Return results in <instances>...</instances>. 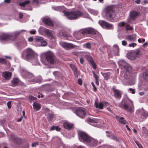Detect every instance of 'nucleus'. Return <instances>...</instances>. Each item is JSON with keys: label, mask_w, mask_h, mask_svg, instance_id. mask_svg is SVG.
I'll use <instances>...</instances> for the list:
<instances>
[{"label": "nucleus", "mask_w": 148, "mask_h": 148, "mask_svg": "<svg viewBox=\"0 0 148 148\" xmlns=\"http://www.w3.org/2000/svg\"><path fill=\"white\" fill-rule=\"evenodd\" d=\"M133 54L135 56V57H136L138 58L140 57L142 55L141 51L139 49H136L135 51H132L129 54V58L130 57V59H134L135 58V57H134V58H131L132 57Z\"/></svg>", "instance_id": "1a4fd4ad"}, {"label": "nucleus", "mask_w": 148, "mask_h": 148, "mask_svg": "<svg viewBox=\"0 0 148 148\" xmlns=\"http://www.w3.org/2000/svg\"><path fill=\"white\" fill-rule=\"evenodd\" d=\"M81 33L83 35L87 34L95 35L97 34V31L92 28L88 27L82 29Z\"/></svg>", "instance_id": "423d86ee"}, {"label": "nucleus", "mask_w": 148, "mask_h": 148, "mask_svg": "<svg viewBox=\"0 0 148 148\" xmlns=\"http://www.w3.org/2000/svg\"><path fill=\"white\" fill-rule=\"evenodd\" d=\"M93 76L94 77L95 80L98 79L99 77L97 75V74L95 73L93 71Z\"/></svg>", "instance_id": "09e8293b"}, {"label": "nucleus", "mask_w": 148, "mask_h": 148, "mask_svg": "<svg viewBox=\"0 0 148 148\" xmlns=\"http://www.w3.org/2000/svg\"><path fill=\"white\" fill-rule=\"evenodd\" d=\"M73 71L75 76V77H77L78 75V73L77 69Z\"/></svg>", "instance_id": "3c124183"}, {"label": "nucleus", "mask_w": 148, "mask_h": 148, "mask_svg": "<svg viewBox=\"0 0 148 148\" xmlns=\"http://www.w3.org/2000/svg\"><path fill=\"white\" fill-rule=\"evenodd\" d=\"M80 63L82 64H83L84 62V60L83 59V58H80Z\"/></svg>", "instance_id": "338daca9"}, {"label": "nucleus", "mask_w": 148, "mask_h": 148, "mask_svg": "<svg viewBox=\"0 0 148 148\" xmlns=\"http://www.w3.org/2000/svg\"><path fill=\"white\" fill-rule=\"evenodd\" d=\"M41 45V46H46L47 45V43L46 41L44 40V39L42 40L40 42Z\"/></svg>", "instance_id": "37998d69"}, {"label": "nucleus", "mask_w": 148, "mask_h": 148, "mask_svg": "<svg viewBox=\"0 0 148 148\" xmlns=\"http://www.w3.org/2000/svg\"><path fill=\"white\" fill-rule=\"evenodd\" d=\"M118 106L121 108H123L127 111L131 112L132 111V107H129V106L126 104H123L122 103H119Z\"/></svg>", "instance_id": "dca6fc26"}, {"label": "nucleus", "mask_w": 148, "mask_h": 148, "mask_svg": "<svg viewBox=\"0 0 148 148\" xmlns=\"http://www.w3.org/2000/svg\"><path fill=\"white\" fill-rule=\"evenodd\" d=\"M33 107L34 110H38L41 108V106L40 104L36 102H34L33 103Z\"/></svg>", "instance_id": "c85d7f7f"}, {"label": "nucleus", "mask_w": 148, "mask_h": 148, "mask_svg": "<svg viewBox=\"0 0 148 148\" xmlns=\"http://www.w3.org/2000/svg\"><path fill=\"white\" fill-rule=\"evenodd\" d=\"M30 3V1L29 0L27 1V0H26L24 2L20 3L19 5L21 7H24L26 5L29 4Z\"/></svg>", "instance_id": "c9c22d12"}, {"label": "nucleus", "mask_w": 148, "mask_h": 148, "mask_svg": "<svg viewBox=\"0 0 148 148\" xmlns=\"http://www.w3.org/2000/svg\"><path fill=\"white\" fill-rule=\"evenodd\" d=\"M116 118L117 121H118L120 123L124 125H125L126 123H127V122L123 117H120L118 116H116Z\"/></svg>", "instance_id": "aec40b11"}, {"label": "nucleus", "mask_w": 148, "mask_h": 148, "mask_svg": "<svg viewBox=\"0 0 148 148\" xmlns=\"http://www.w3.org/2000/svg\"><path fill=\"white\" fill-rule=\"evenodd\" d=\"M79 140L83 142L89 143L91 140V137L86 133L83 132H80L78 133Z\"/></svg>", "instance_id": "39448f33"}, {"label": "nucleus", "mask_w": 148, "mask_h": 148, "mask_svg": "<svg viewBox=\"0 0 148 148\" xmlns=\"http://www.w3.org/2000/svg\"><path fill=\"white\" fill-rule=\"evenodd\" d=\"M143 79L147 81H148V70H147L143 73Z\"/></svg>", "instance_id": "72a5a7b5"}, {"label": "nucleus", "mask_w": 148, "mask_h": 148, "mask_svg": "<svg viewBox=\"0 0 148 148\" xmlns=\"http://www.w3.org/2000/svg\"><path fill=\"white\" fill-rule=\"evenodd\" d=\"M45 34L50 39H51L53 38V34L51 32L50 30L47 29Z\"/></svg>", "instance_id": "c756f323"}, {"label": "nucleus", "mask_w": 148, "mask_h": 148, "mask_svg": "<svg viewBox=\"0 0 148 148\" xmlns=\"http://www.w3.org/2000/svg\"><path fill=\"white\" fill-rule=\"evenodd\" d=\"M136 45V44L134 42L130 44L129 45L130 47H134V46Z\"/></svg>", "instance_id": "5fc2aeb1"}, {"label": "nucleus", "mask_w": 148, "mask_h": 148, "mask_svg": "<svg viewBox=\"0 0 148 148\" xmlns=\"http://www.w3.org/2000/svg\"><path fill=\"white\" fill-rule=\"evenodd\" d=\"M44 56L46 60L50 64H55L56 62V58L53 53L48 51L45 53Z\"/></svg>", "instance_id": "20e7f679"}, {"label": "nucleus", "mask_w": 148, "mask_h": 148, "mask_svg": "<svg viewBox=\"0 0 148 148\" xmlns=\"http://www.w3.org/2000/svg\"><path fill=\"white\" fill-rule=\"evenodd\" d=\"M19 83V79L17 78H14L11 81V84L12 86L14 87L18 85Z\"/></svg>", "instance_id": "5701e85b"}, {"label": "nucleus", "mask_w": 148, "mask_h": 148, "mask_svg": "<svg viewBox=\"0 0 148 148\" xmlns=\"http://www.w3.org/2000/svg\"><path fill=\"white\" fill-rule=\"evenodd\" d=\"M13 37L9 34H3L0 36V40H13Z\"/></svg>", "instance_id": "f8f14e48"}, {"label": "nucleus", "mask_w": 148, "mask_h": 148, "mask_svg": "<svg viewBox=\"0 0 148 148\" xmlns=\"http://www.w3.org/2000/svg\"><path fill=\"white\" fill-rule=\"evenodd\" d=\"M61 45L64 48L67 49H73L75 48V46L71 43H69L66 42H62L61 43Z\"/></svg>", "instance_id": "ddd939ff"}, {"label": "nucleus", "mask_w": 148, "mask_h": 148, "mask_svg": "<svg viewBox=\"0 0 148 148\" xmlns=\"http://www.w3.org/2000/svg\"><path fill=\"white\" fill-rule=\"evenodd\" d=\"M125 25V23L124 22H122L119 24V25L120 27H123Z\"/></svg>", "instance_id": "49530a36"}, {"label": "nucleus", "mask_w": 148, "mask_h": 148, "mask_svg": "<svg viewBox=\"0 0 148 148\" xmlns=\"http://www.w3.org/2000/svg\"><path fill=\"white\" fill-rule=\"evenodd\" d=\"M34 40L33 38V37H29L28 39V40L30 42H32Z\"/></svg>", "instance_id": "bf43d9fd"}, {"label": "nucleus", "mask_w": 148, "mask_h": 148, "mask_svg": "<svg viewBox=\"0 0 148 148\" xmlns=\"http://www.w3.org/2000/svg\"><path fill=\"white\" fill-rule=\"evenodd\" d=\"M86 47L88 49H90L91 48V45L90 43H87L86 44Z\"/></svg>", "instance_id": "de8ad7c7"}, {"label": "nucleus", "mask_w": 148, "mask_h": 148, "mask_svg": "<svg viewBox=\"0 0 148 148\" xmlns=\"http://www.w3.org/2000/svg\"><path fill=\"white\" fill-rule=\"evenodd\" d=\"M19 17L21 18H22L23 17V14L22 13H20L19 14Z\"/></svg>", "instance_id": "680f3d73"}, {"label": "nucleus", "mask_w": 148, "mask_h": 148, "mask_svg": "<svg viewBox=\"0 0 148 148\" xmlns=\"http://www.w3.org/2000/svg\"><path fill=\"white\" fill-rule=\"evenodd\" d=\"M12 75V73L10 72L5 71L3 72L2 73V76L6 79H9Z\"/></svg>", "instance_id": "4be33fe9"}, {"label": "nucleus", "mask_w": 148, "mask_h": 148, "mask_svg": "<svg viewBox=\"0 0 148 148\" xmlns=\"http://www.w3.org/2000/svg\"><path fill=\"white\" fill-rule=\"evenodd\" d=\"M99 23L103 28L110 29L111 28H113V25L112 24H110L104 21H99Z\"/></svg>", "instance_id": "6e6552de"}, {"label": "nucleus", "mask_w": 148, "mask_h": 148, "mask_svg": "<svg viewBox=\"0 0 148 148\" xmlns=\"http://www.w3.org/2000/svg\"><path fill=\"white\" fill-rule=\"evenodd\" d=\"M131 77V73L124 72L123 77L125 79H130Z\"/></svg>", "instance_id": "b1692460"}, {"label": "nucleus", "mask_w": 148, "mask_h": 148, "mask_svg": "<svg viewBox=\"0 0 148 148\" xmlns=\"http://www.w3.org/2000/svg\"><path fill=\"white\" fill-rule=\"evenodd\" d=\"M62 36H63L65 37L66 38H68L69 36V35L68 34H66L64 33H62Z\"/></svg>", "instance_id": "052dcab7"}, {"label": "nucleus", "mask_w": 148, "mask_h": 148, "mask_svg": "<svg viewBox=\"0 0 148 148\" xmlns=\"http://www.w3.org/2000/svg\"><path fill=\"white\" fill-rule=\"evenodd\" d=\"M90 142L91 143L92 146H95L97 145L98 142L97 140L93 138L92 139L91 138V140Z\"/></svg>", "instance_id": "58836bf2"}, {"label": "nucleus", "mask_w": 148, "mask_h": 148, "mask_svg": "<svg viewBox=\"0 0 148 148\" xmlns=\"http://www.w3.org/2000/svg\"><path fill=\"white\" fill-rule=\"evenodd\" d=\"M53 118V114L50 113L48 114L47 118L49 120L51 121L52 120Z\"/></svg>", "instance_id": "a19ab883"}, {"label": "nucleus", "mask_w": 148, "mask_h": 148, "mask_svg": "<svg viewBox=\"0 0 148 148\" xmlns=\"http://www.w3.org/2000/svg\"><path fill=\"white\" fill-rule=\"evenodd\" d=\"M31 75V79H30L29 80V82H34V83H37L40 81V79L37 78H35L33 75Z\"/></svg>", "instance_id": "cd10ccee"}, {"label": "nucleus", "mask_w": 148, "mask_h": 148, "mask_svg": "<svg viewBox=\"0 0 148 148\" xmlns=\"http://www.w3.org/2000/svg\"><path fill=\"white\" fill-rule=\"evenodd\" d=\"M124 68V72L131 73L132 67L128 64H127Z\"/></svg>", "instance_id": "393cba45"}, {"label": "nucleus", "mask_w": 148, "mask_h": 148, "mask_svg": "<svg viewBox=\"0 0 148 148\" xmlns=\"http://www.w3.org/2000/svg\"><path fill=\"white\" fill-rule=\"evenodd\" d=\"M38 145V143H34L32 144V147H35L36 145Z\"/></svg>", "instance_id": "0e129e2a"}, {"label": "nucleus", "mask_w": 148, "mask_h": 148, "mask_svg": "<svg viewBox=\"0 0 148 148\" xmlns=\"http://www.w3.org/2000/svg\"><path fill=\"white\" fill-rule=\"evenodd\" d=\"M11 0H4L5 3H10V2Z\"/></svg>", "instance_id": "69168bd1"}, {"label": "nucleus", "mask_w": 148, "mask_h": 148, "mask_svg": "<svg viewBox=\"0 0 148 148\" xmlns=\"http://www.w3.org/2000/svg\"><path fill=\"white\" fill-rule=\"evenodd\" d=\"M36 30H32L30 32V33L31 34H36Z\"/></svg>", "instance_id": "e2e57ef3"}, {"label": "nucleus", "mask_w": 148, "mask_h": 148, "mask_svg": "<svg viewBox=\"0 0 148 148\" xmlns=\"http://www.w3.org/2000/svg\"><path fill=\"white\" fill-rule=\"evenodd\" d=\"M64 7L62 6H59L56 7L54 8V9L56 11H62L63 12V11H66L64 9Z\"/></svg>", "instance_id": "4c0bfd02"}, {"label": "nucleus", "mask_w": 148, "mask_h": 148, "mask_svg": "<svg viewBox=\"0 0 148 148\" xmlns=\"http://www.w3.org/2000/svg\"><path fill=\"white\" fill-rule=\"evenodd\" d=\"M63 126L65 128L70 130L73 127L74 125L73 124L66 122L64 123Z\"/></svg>", "instance_id": "6ab92c4d"}, {"label": "nucleus", "mask_w": 148, "mask_h": 148, "mask_svg": "<svg viewBox=\"0 0 148 148\" xmlns=\"http://www.w3.org/2000/svg\"><path fill=\"white\" fill-rule=\"evenodd\" d=\"M27 45V42L25 40L19 41L16 43V45L18 49L21 50L25 47Z\"/></svg>", "instance_id": "9b49d317"}, {"label": "nucleus", "mask_w": 148, "mask_h": 148, "mask_svg": "<svg viewBox=\"0 0 148 148\" xmlns=\"http://www.w3.org/2000/svg\"><path fill=\"white\" fill-rule=\"evenodd\" d=\"M87 120L88 121L92 123H97L98 121V120L97 119H91L90 118H88Z\"/></svg>", "instance_id": "473e14b6"}, {"label": "nucleus", "mask_w": 148, "mask_h": 148, "mask_svg": "<svg viewBox=\"0 0 148 148\" xmlns=\"http://www.w3.org/2000/svg\"><path fill=\"white\" fill-rule=\"evenodd\" d=\"M63 12L64 16L71 20H75L84 15L83 13L79 10L71 12L64 11Z\"/></svg>", "instance_id": "f257e3e1"}, {"label": "nucleus", "mask_w": 148, "mask_h": 148, "mask_svg": "<svg viewBox=\"0 0 148 148\" xmlns=\"http://www.w3.org/2000/svg\"><path fill=\"white\" fill-rule=\"evenodd\" d=\"M136 37L135 34L128 35L127 36L126 39L129 41H135L136 40Z\"/></svg>", "instance_id": "412c9836"}, {"label": "nucleus", "mask_w": 148, "mask_h": 148, "mask_svg": "<svg viewBox=\"0 0 148 148\" xmlns=\"http://www.w3.org/2000/svg\"><path fill=\"white\" fill-rule=\"evenodd\" d=\"M112 138L116 141H119V139L118 138L114 136H112Z\"/></svg>", "instance_id": "4d7b16f0"}, {"label": "nucleus", "mask_w": 148, "mask_h": 148, "mask_svg": "<svg viewBox=\"0 0 148 148\" xmlns=\"http://www.w3.org/2000/svg\"><path fill=\"white\" fill-rule=\"evenodd\" d=\"M10 138L13 140L14 143L17 144H21L22 142V139L21 138H19L14 136L13 134H11Z\"/></svg>", "instance_id": "9d476101"}, {"label": "nucleus", "mask_w": 148, "mask_h": 148, "mask_svg": "<svg viewBox=\"0 0 148 148\" xmlns=\"http://www.w3.org/2000/svg\"><path fill=\"white\" fill-rule=\"evenodd\" d=\"M78 84L81 85H82V79H78Z\"/></svg>", "instance_id": "864d4df0"}, {"label": "nucleus", "mask_w": 148, "mask_h": 148, "mask_svg": "<svg viewBox=\"0 0 148 148\" xmlns=\"http://www.w3.org/2000/svg\"><path fill=\"white\" fill-rule=\"evenodd\" d=\"M47 30V29L42 26H41L39 28L38 32L40 34H42L44 33L45 34Z\"/></svg>", "instance_id": "7c9ffc66"}, {"label": "nucleus", "mask_w": 148, "mask_h": 148, "mask_svg": "<svg viewBox=\"0 0 148 148\" xmlns=\"http://www.w3.org/2000/svg\"><path fill=\"white\" fill-rule=\"evenodd\" d=\"M70 66L73 71L77 69L76 67L73 64H71Z\"/></svg>", "instance_id": "a18cd8bd"}, {"label": "nucleus", "mask_w": 148, "mask_h": 148, "mask_svg": "<svg viewBox=\"0 0 148 148\" xmlns=\"http://www.w3.org/2000/svg\"><path fill=\"white\" fill-rule=\"evenodd\" d=\"M112 90L114 93V97L117 99H120L121 97L122 91L119 90L112 88Z\"/></svg>", "instance_id": "2eb2a0df"}, {"label": "nucleus", "mask_w": 148, "mask_h": 148, "mask_svg": "<svg viewBox=\"0 0 148 148\" xmlns=\"http://www.w3.org/2000/svg\"><path fill=\"white\" fill-rule=\"evenodd\" d=\"M91 13L93 14L94 12V11L93 10L90 9L88 10Z\"/></svg>", "instance_id": "774afa93"}, {"label": "nucleus", "mask_w": 148, "mask_h": 148, "mask_svg": "<svg viewBox=\"0 0 148 148\" xmlns=\"http://www.w3.org/2000/svg\"><path fill=\"white\" fill-rule=\"evenodd\" d=\"M6 63V61L5 59L2 58H0V63L2 64H5Z\"/></svg>", "instance_id": "c03bdc74"}, {"label": "nucleus", "mask_w": 148, "mask_h": 148, "mask_svg": "<svg viewBox=\"0 0 148 148\" xmlns=\"http://www.w3.org/2000/svg\"><path fill=\"white\" fill-rule=\"evenodd\" d=\"M129 90L130 92H132V94H135V92L134 91V89L132 88H129Z\"/></svg>", "instance_id": "6e6d98bb"}, {"label": "nucleus", "mask_w": 148, "mask_h": 148, "mask_svg": "<svg viewBox=\"0 0 148 148\" xmlns=\"http://www.w3.org/2000/svg\"><path fill=\"white\" fill-rule=\"evenodd\" d=\"M139 14V13L136 11H133L130 12V19L132 21L135 20Z\"/></svg>", "instance_id": "4468645a"}, {"label": "nucleus", "mask_w": 148, "mask_h": 148, "mask_svg": "<svg viewBox=\"0 0 148 148\" xmlns=\"http://www.w3.org/2000/svg\"><path fill=\"white\" fill-rule=\"evenodd\" d=\"M106 15L108 19L111 22H114L115 16V11L112 6H109L106 8L104 10Z\"/></svg>", "instance_id": "7ed1b4c3"}, {"label": "nucleus", "mask_w": 148, "mask_h": 148, "mask_svg": "<svg viewBox=\"0 0 148 148\" xmlns=\"http://www.w3.org/2000/svg\"><path fill=\"white\" fill-rule=\"evenodd\" d=\"M86 57L87 58L88 61L89 62L90 64H91L92 65L93 68L95 69H96L97 66L96 64L92 57L90 56L87 55H86Z\"/></svg>", "instance_id": "f3484780"}, {"label": "nucleus", "mask_w": 148, "mask_h": 148, "mask_svg": "<svg viewBox=\"0 0 148 148\" xmlns=\"http://www.w3.org/2000/svg\"><path fill=\"white\" fill-rule=\"evenodd\" d=\"M54 130H56L57 131L60 132L61 130V128L58 126H56L53 125L51 127L50 129L51 131H53Z\"/></svg>", "instance_id": "f704fd0d"}, {"label": "nucleus", "mask_w": 148, "mask_h": 148, "mask_svg": "<svg viewBox=\"0 0 148 148\" xmlns=\"http://www.w3.org/2000/svg\"><path fill=\"white\" fill-rule=\"evenodd\" d=\"M119 65L124 68L128 64L124 60H120L118 62Z\"/></svg>", "instance_id": "2f4dec72"}, {"label": "nucleus", "mask_w": 148, "mask_h": 148, "mask_svg": "<svg viewBox=\"0 0 148 148\" xmlns=\"http://www.w3.org/2000/svg\"><path fill=\"white\" fill-rule=\"evenodd\" d=\"M43 39V38L39 36H37L35 37V40L36 42H40Z\"/></svg>", "instance_id": "e433bc0d"}, {"label": "nucleus", "mask_w": 148, "mask_h": 148, "mask_svg": "<svg viewBox=\"0 0 148 148\" xmlns=\"http://www.w3.org/2000/svg\"><path fill=\"white\" fill-rule=\"evenodd\" d=\"M35 55L34 52L29 48L22 51L21 57L25 60H31L34 58Z\"/></svg>", "instance_id": "f03ea898"}, {"label": "nucleus", "mask_w": 148, "mask_h": 148, "mask_svg": "<svg viewBox=\"0 0 148 148\" xmlns=\"http://www.w3.org/2000/svg\"><path fill=\"white\" fill-rule=\"evenodd\" d=\"M141 115L143 116L147 117L148 116V112L146 111H143L141 113Z\"/></svg>", "instance_id": "79ce46f5"}, {"label": "nucleus", "mask_w": 148, "mask_h": 148, "mask_svg": "<svg viewBox=\"0 0 148 148\" xmlns=\"http://www.w3.org/2000/svg\"><path fill=\"white\" fill-rule=\"evenodd\" d=\"M91 84L92 86L93 87V90L94 91H96L97 90V88L96 86H95V85L94 83L92 82L91 83Z\"/></svg>", "instance_id": "8fccbe9b"}, {"label": "nucleus", "mask_w": 148, "mask_h": 148, "mask_svg": "<svg viewBox=\"0 0 148 148\" xmlns=\"http://www.w3.org/2000/svg\"><path fill=\"white\" fill-rule=\"evenodd\" d=\"M7 105L8 108L9 109L11 107V101H9L7 103Z\"/></svg>", "instance_id": "603ef678"}, {"label": "nucleus", "mask_w": 148, "mask_h": 148, "mask_svg": "<svg viewBox=\"0 0 148 148\" xmlns=\"http://www.w3.org/2000/svg\"><path fill=\"white\" fill-rule=\"evenodd\" d=\"M101 74H102L103 76L104 79L106 80H108L110 78V73L109 72L105 73L101 72Z\"/></svg>", "instance_id": "bb28decb"}, {"label": "nucleus", "mask_w": 148, "mask_h": 148, "mask_svg": "<svg viewBox=\"0 0 148 148\" xmlns=\"http://www.w3.org/2000/svg\"><path fill=\"white\" fill-rule=\"evenodd\" d=\"M125 27L126 29L127 30H132L133 29V27L130 26L129 24H126Z\"/></svg>", "instance_id": "ea45409f"}, {"label": "nucleus", "mask_w": 148, "mask_h": 148, "mask_svg": "<svg viewBox=\"0 0 148 148\" xmlns=\"http://www.w3.org/2000/svg\"><path fill=\"white\" fill-rule=\"evenodd\" d=\"M42 21L46 25L51 26H53L54 25L53 22L49 19L44 18Z\"/></svg>", "instance_id": "a211bd4d"}, {"label": "nucleus", "mask_w": 148, "mask_h": 148, "mask_svg": "<svg viewBox=\"0 0 148 148\" xmlns=\"http://www.w3.org/2000/svg\"><path fill=\"white\" fill-rule=\"evenodd\" d=\"M75 113L77 116L82 119L85 118L86 115L85 109L84 108L77 109L75 110Z\"/></svg>", "instance_id": "0eeeda50"}, {"label": "nucleus", "mask_w": 148, "mask_h": 148, "mask_svg": "<svg viewBox=\"0 0 148 148\" xmlns=\"http://www.w3.org/2000/svg\"><path fill=\"white\" fill-rule=\"evenodd\" d=\"M122 44L123 46H126L127 44V43L125 40H123L122 42Z\"/></svg>", "instance_id": "13d9d810"}, {"label": "nucleus", "mask_w": 148, "mask_h": 148, "mask_svg": "<svg viewBox=\"0 0 148 148\" xmlns=\"http://www.w3.org/2000/svg\"><path fill=\"white\" fill-rule=\"evenodd\" d=\"M94 106L96 108H99L100 109H103V104L102 102H100L98 104L97 102L95 101Z\"/></svg>", "instance_id": "a878e982"}]
</instances>
